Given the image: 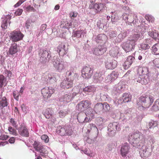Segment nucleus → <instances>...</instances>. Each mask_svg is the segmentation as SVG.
<instances>
[{"label":"nucleus","instance_id":"obj_1","mask_svg":"<svg viewBox=\"0 0 159 159\" xmlns=\"http://www.w3.org/2000/svg\"><path fill=\"white\" fill-rule=\"evenodd\" d=\"M154 101V97L151 95L141 96L137 101V104L139 107H142L143 109L148 108L151 106Z\"/></svg>","mask_w":159,"mask_h":159},{"label":"nucleus","instance_id":"obj_2","mask_svg":"<svg viewBox=\"0 0 159 159\" xmlns=\"http://www.w3.org/2000/svg\"><path fill=\"white\" fill-rule=\"evenodd\" d=\"M133 139V143L135 144V146L139 147L140 146L141 143L143 139V135L139 131L134 132L131 135Z\"/></svg>","mask_w":159,"mask_h":159},{"label":"nucleus","instance_id":"obj_3","mask_svg":"<svg viewBox=\"0 0 159 159\" xmlns=\"http://www.w3.org/2000/svg\"><path fill=\"white\" fill-rule=\"evenodd\" d=\"M120 129V125L116 122L110 123L108 126V134L110 136H114L116 131H119Z\"/></svg>","mask_w":159,"mask_h":159},{"label":"nucleus","instance_id":"obj_4","mask_svg":"<svg viewBox=\"0 0 159 159\" xmlns=\"http://www.w3.org/2000/svg\"><path fill=\"white\" fill-rule=\"evenodd\" d=\"M82 76L84 79H89L92 76L93 70L89 66H85L81 70Z\"/></svg>","mask_w":159,"mask_h":159},{"label":"nucleus","instance_id":"obj_5","mask_svg":"<svg viewBox=\"0 0 159 159\" xmlns=\"http://www.w3.org/2000/svg\"><path fill=\"white\" fill-rule=\"evenodd\" d=\"M24 35L20 31H14L10 34V39L14 42H17L22 39Z\"/></svg>","mask_w":159,"mask_h":159},{"label":"nucleus","instance_id":"obj_6","mask_svg":"<svg viewBox=\"0 0 159 159\" xmlns=\"http://www.w3.org/2000/svg\"><path fill=\"white\" fill-rule=\"evenodd\" d=\"M53 66L55 69L59 72H61L65 68L64 61L58 58L56 59L53 62Z\"/></svg>","mask_w":159,"mask_h":159},{"label":"nucleus","instance_id":"obj_7","mask_svg":"<svg viewBox=\"0 0 159 159\" xmlns=\"http://www.w3.org/2000/svg\"><path fill=\"white\" fill-rule=\"evenodd\" d=\"M135 45L134 42L129 40L123 43L122 47L125 52H128L134 49Z\"/></svg>","mask_w":159,"mask_h":159},{"label":"nucleus","instance_id":"obj_8","mask_svg":"<svg viewBox=\"0 0 159 159\" xmlns=\"http://www.w3.org/2000/svg\"><path fill=\"white\" fill-rule=\"evenodd\" d=\"M55 91V89L52 87H46L42 89L41 93L43 98L48 99L51 97L52 95L54 93Z\"/></svg>","mask_w":159,"mask_h":159},{"label":"nucleus","instance_id":"obj_9","mask_svg":"<svg viewBox=\"0 0 159 159\" xmlns=\"http://www.w3.org/2000/svg\"><path fill=\"white\" fill-rule=\"evenodd\" d=\"M91 103L88 100L80 102L76 106L79 110L83 111L91 107Z\"/></svg>","mask_w":159,"mask_h":159},{"label":"nucleus","instance_id":"obj_10","mask_svg":"<svg viewBox=\"0 0 159 159\" xmlns=\"http://www.w3.org/2000/svg\"><path fill=\"white\" fill-rule=\"evenodd\" d=\"M77 93H66L61 97L60 100L61 102L63 101L65 103H68L70 102L73 98L75 96Z\"/></svg>","mask_w":159,"mask_h":159},{"label":"nucleus","instance_id":"obj_11","mask_svg":"<svg viewBox=\"0 0 159 159\" xmlns=\"http://www.w3.org/2000/svg\"><path fill=\"white\" fill-rule=\"evenodd\" d=\"M43 114L47 119L51 118L49 121H51L52 123H54L56 122V118L53 116L52 111L51 108H48L45 109L43 112Z\"/></svg>","mask_w":159,"mask_h":159},{"label":"nucleus","instance_id":"obj_12","mask_svg":"<svg viewBox=\"0 0 159 159\" xmlns=\"http://www.w3.org/2000/svg\"><path fill=\"white\" fill-rule=\"evenodd\" d=\"M73 80H63L61 82L60 86L64 89H68L73 87Z\"/></svg>","mask_w":159,"mask_h":159},{"label":"nucleus","instance_id":"obj_13","mask_svg":"<svg viewBox=\"0 0 159 159\" xmlns=\"http://www.w3.org/2000/svg\"><path fill=\"white\" fill-rule=\"evenodd\" d=\"M66 75L67 77L66 79L68 80L70 79L74 80L78 77V74L74 72L73 68H71L68 70L66 72Z\"/></svg>","mask_w":159,"mask_h":159},{"label":"nucleus","instance_id":"obj_14","mask_svg":"<svg viewBox=\"0 0 159 159\" xmlns=\"http://www.w3.org/2000/svg\"><path fill=\"white\" fill-rule=\"evenodd\" d=\"M140 156L142 157L146 158L150 155V152L148 151V149L146 146H142L141 150Z\"/></svg>","mask_w":159,"mask_h":159},{"label":"nucleus","instance_id":"obj_15","mask_svg":"<svg viewBox=\"0 0 159 159\" xmlns=\"http://www.w3.org/2000/svg\"><path fill=\"white\" fill-rule=\"evenodd\" d=\"M129 144L125 143L122 146L120 149V154L123 157H125L128 153L130 149Z\"/></svg>","mask_w":159,"mask_h":159},{"label":"nucleus","instance_id":"obj_16","mask_svg":"<svg viewBox=\"0 0 159 159\" xmlns=\"http://www.w3.org/2000/svg\"><path fill=\"white\" fill-rule=\"evenodd\" d=\"M135 59L133 56H129L124 63L123 66L125 69H128L131 65Z\"/></svg>","mask_w":159,"mask_h":159},{"label":"nucleus","instance_id":"obj_17","mask_svg":"<svg viewBox=\"0 0 159 159\" xmlns=\"http://www.w3.org/2000/svg\"><path fill=\"white\" fill-rule=\"evenodd\" d=\"M65 45L63 43H61L55 48V50L59 53L60 56H63L67 53L65 49Z\"/></svg>","mask_w":159,"mask_h":159},{"label":"nucleus","instance_id":"obj_18","mask_svg":"<svg viewBox=\"0 0 159 159\" xmlns=\"http://www.w3.org/2000/svg\"><path fill=\"white\" fill-rule=\"evenodd\" d=\"M90 126L91 127L90 130H88V131L90 133L89 135L94 138L97 137L98 133V130L97 128L93 124H90Z\"/></svg>","mask_w":159,"mask_h":159},{"label":"nucleus","instance_id":"obj_19","mask_svg":"<svg viewBox=\"0 0 159 159\" xmlns=\"http://www.w3.org/2000/svg\"><path fill=\"white\" fill-rule=\"evenodd\" d=\"M106 51L105 48L101 46H98L94 49L93 53L95 55L98 56L103 54Z\"/></svg>","mask_w":159,"mask_h":159},{"label":"nucleus","instance_id":"obj_20","mask_svg":"<svg viewBox=\"0 0 159 159\" xmlns=\"http://www.w3.org/2000/svg\"><path fill=\"white\" fill-rule=\"evenodd\" d=\"M19 134L22 136L28 137L29 134L26 127L24 125H21L19 129Z\"/></svg>","mask_w":159,"mask_h":159},{"label":"nucleus","instance_id":"obj_21","mask_svg":"<svg viewBox=\"0 0 159 159\" xmlns=\"http://www.w3.org/2000/svg\"><path fill=\"white\" fill-rule=\"evenodd\" d=\"M117 64V61L115 60H109L106 62L105 66L107 69L112 70L116 67Z\"/></svg>","mask_w":159,"mask_h":159},{"label":"nucleus","instance_id":"obj_22","mask_svg":"<svg viewBox=\"0 0 159 159\" xmlns=\"http://www.w3.org/2000/svg\"><path fill=\"white\" fill-rule=\"evenodd\" d=\"M94 9L96 13H100L105 9L104 5L101 3H96L94 4Z\"/></svg>","mask_w":159,"mask_h":159},{"label":"nucleus","instance_id":"obj_23","mask_svg":"<svg viewBox=\"0 0 159 159\" xmlns=\"http://www.w3.org/2000/svg\"><path fill=\"white\" fill-rule=\"evenodd\" d=\"M18 52L17 46L16 43H14L11 44L8 53L9 54L13 55Z\"/></svg>","mask_w":159,"mask_h":159},{"label":"nucleus","instance_id":"obj_24","mask_svg":"<svg viewBox=\"0 0 159 159\" xmlns=\"http://www.w3.org/2000/svg\"><path fill=\"white\" fill-rule=\"evenodd\" d=\"M77 118L79 122L81 123L89 121L88 118L86 117L85 114L83 113L78 114Z\"/></svg>","mask_w":159,"mask_h":159},{"label":"nucleus","instance_id":"obj_25","mask_svg":"<svg viewBox=\"0 0 159 159\" xmlns=\"http://www.w3.org/2000/svg\"><path fill=\"white\" fill-rule=\"evenodd\" d=\"M9 104L7 100L5 97H0V109H3L7 107Z\"/></svg>","mask_w":159,"mask_h":159},{"label":"nucleus","instance_id":"obj_26","mask_svg":"<svg viewBox=\"0 0 159 159\" xmlns=\"http://www.w3.org/2000/svg\"><path fill=\"white\" fill-rule=\"evenodd\" d=\"M102 72H96L94 76V80L96 82H101L103 79V77H102Z\"/></svg>","mask_w":159,"mask_h":159},{"label":"nucleus","instance_id":"obj_27","mask_svg":"<svg viewBox=\"0 0 159 159\" xmlns=\"http://www.w3.org/2000/svg\"><path fill=\"white\" fill-rule=\"evenodd\" d=\"M138 72L140 75H147L149 73L148 68L146 67L139 68Z\"/></svg>","mask_w":159,"mask_h":159},{"label":"nucleus","instance_id":"obj_28","mask_svg":"<svg viewBox=\"0 0 159 159\" xmlns=\"http://www.w3.org/2000/svg\"><path fill=\"white\" fill-rule=\"evenodd\" d=\"M103 105L102 103H97L94 108V110L97 113H99L103 112Z\"/></svg>","mask_w":159,"mask_h":159},{"label":"nucleus","instance_id":"obj_29","mask_svg":"<svg viewBox=\"0 0 159 159\" xmlns=\"http://www.w3.org/2000/svg\"><path fill=\"white\" fill-rule=\"evenodd\" d=\"M96 88L93 85L88 86L83 89V91L85 93H93L95 91Z\"/></svg>","mask_w":159,"mask_h":159},{"label":"nucleus","instance_id":"obj_30","mask_svg":"<svg viewBox=\"0 0 159 159\" xmlns=\"http://www.w3.org/2000/svg\"><path fill=\"white\" fill-rule=\"evenodd\" d=\"M38 151L39 152L40 155L44 157H46L47 156L48 152L46 150V148L43 146L40 148Z\"/></svg>","mask_w":159,"mask_h":159},{"label":"nucleus","instance_id":"obj_31","mask_svg":"<svg viewBox=\"0 0 159 159\" xmlns=\"http://www.w3.org/2000/svg\"><path fill=\"white\" fill-rule=\"evenodd\" d=\"M118 52V48L117 47L112 48L109 51L110 55L113 57H116L117 55Z\"/></svg>","mask_w":159,"mask_h":159},{"label":"nucleus","instance_id":"obj_32","mask_svg":"<svg viewBox=\"0 0 159 159\" xmlns=\"http://www.w3.org/2000/svg\"><path fill=\"white\" fill-rule=\"evenodd\" d=\"M123 102H130L131 100V96L127 93H125L123 96Z\"/></svg>","mask_w":159,"mask_h":159},{"label":"nucleus","instance_id":"obj_33","mask_svg":"<svg viewBox=\"0 0 159 159\" xmlns=\"http://www.w3.org/2000/svg\"><path fill=\"white\" fill-rule=\"evenodd\" d=\"M65 130L66 132V135L70 136L73 133L72 127L70 125L65 126Z\"/></svg>","mask_w":159,"mask_h":159},{"label":"nucleus","instance_id":"obj_34","mask_svg":"<svg viewBox=\"0 0 159 159\" xmlns=\"http://www.w3.org/2000/svg\"><path fill=\"white\" fill-rule=\"evenodd\" d=\"M83 32V31L80 30H77L73 33V36L75 37H77L78 38H81Z\"/></svg>","mask_w":159,"mask_h":159},{"label":"nucleus","instance_id":"obj_35","mask_svg":"<svg viewBox=\"0 0 159 159\" xmlns=\"http://www.w3.org/2000/svg\"><path fill=\"white\" fill-rule=\"evenodd\" d=\"M152 52L156 55H159V43L153 45L152 47Z\"/></svg>","mask_w":159,"mask_h":159},{"label":"nucleus","instance_id":"obj_36","mask_svg":"<svg viewBox=\"0 0 159 159\" xmlns=\"http://www.w3.org/2000/svg\"><path fill=\"white\" fill-rule=\"evenodd\" d=\"M152 109L156 111L159 110V99H158L156 100L152 107Z\"/></svg>","mask_w":159,"mask_h":159},{"label":"nucleus","instance_id":"obj_37","mask_svg":"<svg viewBox=\"0 0 159 159\" xmlns=\"http://www.w3.org/2000/svg\"><path fill=\"white\" fill-rule=\"evenodd\" d=\"M33 146L35 150L38 151L41 147H42L43 145L40 142L35 141L34 142Z\"/></svg>","mask_w":159,"mask_h":159},{"label":"nucleus","instance_id":"obj_38","mask_svg":"<svg viewBox=\"0 0 159 159\" xmlns=\"http://www.w3.org/2000/svg\"><path fill=\"white\" fill-rule=\"evenodd\" d=\"M149 35L153 38L156 39L158 37V34L155 30H152L151 31H150L149 32Z\"/></svg>","mask_w":159,"mask_h":159},{"label":"nucleus","instance_id":"obj_39","mask_svg":"<svg viewBox=\"0 0 159 159\" xmlns=\"http://www.w3.org/2000/svg\"><path fill=\"white\" fill-rule=\"evenodd\" d=\"M158 124V121L156 120H151L148 123V127L149 128H152L155 127Z\"/></svg>","mask_w":159,"mask_h":159},{"label":"nucleus","instance_id":"obj_40","mask_svg":"<svg viewBox=\"0 0 159 159\" xmlns=\"http://www.w3.org/2000/svg\"><path fill=\"white\" fill-rule=\"evenodd\" d=\"M109 75L113 81L118 78L119 74L118 72L113 71Z\"/></svg>","mask_w":159,"mask_h":159},{"label":"nucleus","instance_id":"obj_41","mask_svg":"<svg viewBox=\"0 0 159 159\" xmlns=\"http://www.w3.org/2000/svg\"><path fill=\"white\" fill-rule=\"evenodd\" d=\"M103 112H106L109 111L110 110V107L109 105L107 102H104L102 104Z\"/></svg>","mask_w":159,"mask_h":159},{"label":"nucleus","instance_id":"obj_42","mask_svg":"<svg viewBox=\"0 0 159 159\" xmlns=\"http://www.w3.org/2000/svg\"><path fill=\"white\" fill-rule=\"evenodd\" d=\"M134 81H137L138 82L140 83L141 84L144 85H146L148 83L146 80H143V79H142L140 77H139L138 80L137 79H134Z\"/></svg>","mask_w":159,"mask_h":159},{"label":"nucleus","instance_id":"obj_43","mask_svg":"<svg viewBox=\"0 0 159 159\" xmlns=\"http://www.w3.org/2000/svg\"><path fill=\"white\" fill-rule=\"evenodd\" d=\"M57 133L61 136H66V132L65 130V126L57 130Z\"/></svg>","mask_w":159,"mask_h":159},{"label":"nucleus","instance_id":"obj_44","mask_svg":"<svg viewBox=\"0 0 159 159\" xmlns=\"http://www.w3.org/2000/svg\"><path fill=\"white\" fill-rule=\"evenodd\" d=\"M147 55L145 53L141 52L139 54L138 59L139 60L144 61L146 59Z\"/></svg>","mask_w":159,"mask_h":159},{"label":"nucleus","instance_id":"obj_45","mask_svg":"<svg viewBox=\"0 0 159 159\" xmlns=\"http://www.w3.org/2000/svg\"><path fill=\"white\" fill-rule=\"evenodd\" d=\"M140 37V34H134L131 37V39L129 40L130 41H133L135 43V42L136 41L139 39Z\"/></svg>","mask_w":159,"mask_h":159},{"label":"nucleus","instance_id":"obj_46","mask_svg":"<svg viewBox=\"0 0 159 159\" xmlns=\"http://www.w3.org/2000/svg\"><path fill=\"white\" fill-rule=\"evenodd\" d=\"M92 110V109H91V110L89 109V110H88L87 111H86V112L84 114L85 115H86L87 116L86 117H88V118L89 120L91 118H92V117L93 116V114L92 113L91 111Z\"/></svg>","mask_w":159,"mask_h":159},{"label":"nucleus","instance_id":"obj_47","mask_svg":"<svg viewBox=\"0 0 159 159\" xmlns=\"http://www.w3.org/2000/svg\"><path fill=\"white\" fill-rule=\"evenodd\" d=\"M97 38L98 40L102 41H105L107 38L106 36L104 34H99Z\"/></svg>","mask_w":159,"mask_h":159},{"label":"nucleus","instance_id":"obj_48","mask_svg":"<svg viewBox=\"0 0 159 159\" xmlns=\"http://www.w3.org/2000/svg\"><path fill=\"white\" fill-rule=\"evenodd\" d=\"M8 130L9 131L10 133L11 134H13L14 135H16V130L13 128L11 126H9L8 127Z\"/></svg>","mask_w":159,"mask_h":159},{"label":"nucleus","instance_id":"obj_49","mask_svg":"<svg viewBox=\"0 0 159 159\" xmlns=\"http://www.w3.org/2000/svg\"><path fill=\"white\" fill-rule=\"evenodd\" d=\"M154 66L157 68H159V58L155 59L153 61Z\"/></svg>","mask_w":159,"mask_h":159},{"label":"nucleus","instance_id":"obj_50","mask_svg":"<svg viewBox=\"0 0 159 159\" xmlns=\"http://www.w3.org/2000/svg\"><path fill=\"white\" fill-rule=\"evenodd\" d=\"M59 114L60 117L62 118L65 117L67 114V112L66 110H61L59 112Z\"/></svg>","mask_w":159,"mask_h":159},{"label":"nucleus","instance_id":"obj_51","mask_svg":"<svg viewBox=\"0 0 159 159\" xmlns=\"http://www.w3.org/2000/svg\"><path fill=\"white\" fill-rule=\"evenodd\" d=\"M41 139L45 143H47L49 141V139L48 136L45 134L43 135L41 137Z\"/></svg>","mask_w":159,"mask_h":159},{"label":"nucleus","instance_id":"obj_52","mask_svg":"<svg viewBox=\"0 0 159 159\" xmlns=\"http://www.w3.org/2000/svg\"><path fill=\"white\" fill-rule=\"evenodd\" d=\"M26 10L28 11L35 12L36 10L33 7L29 5L26 7Z\"/></svg>","mask_w":159,"mask_h":159},{"label":"nucleus","instance_id":"obj_53","mask_svg":"<svg viewBox=\"0 0 159 159\" xmlns=\"http://www.w3.org/2000/svg\"><path fill=\"white\" fill-rule=\"evenodd\" d=\"M145 19L149 22H152L154 21V18L149 15H146L145 16Z\"/></svg>","mask_w":159,"mask_h":159},{"label":"nucleus","instance_id":"obj_54","mask_svg":"<svg viewBox=\"0 0 159 159\" xmlns=\"http://www.w3.org/2000/svg\"><path fill=\"white\" fill-rule=\"evenodd\" d=\"M113 81L112 80L110 76L109 75L106 77L105 78V82L107 83H111V82H113Z\"/></svg>","mask_w":159,"mask_h":159},{"label":"nucleus","instance_id":"obj_55","mask_svg":"<svg viewBox=\"0 0 159 159\" xmlns=\"http://www.w3.org/2000/svg\"><path fill=\"white\" fill-rule=\"evenodd\" d=\"M129 15H128L126 13H124L122 15V19L125 20H127L128 22L131 23L132 21H130L129 20H128Z\"/></svg>","mask_w":159,"mask_h":159},{"label":"nucleus","instance_id":"obj_56","mask_svg":"<svg viewBox=\"0 0 159 159\" xmlns=\"http://www.w3.org/2000/svg\"><path fill=\"white\" fill-rule=\"evenodd\" d=\"M7 26V22L6 20H4L3 21L1 25V27L4 29H6Z\"/></svg>","mask_w":159,"mask_h":159},{"label":"nucleus","instance_id":"obj_57","mask_svg":"<svg viewBox=\"0 0 159 159\" xmlns=\"http://www.w3.org/2000/svg\"><path fill=\"white\" fill-rule=\"evenodd\" d=\"M10 122L13 126L15 127H16L17 126L16 122L14 119L12 118H11Z\"/></svg>","mask_w":159,"mask_h":159},{"label":"nucleus","instance_id":"obj_58","mask_svg":"<svg viewBox=\"0 0 159 159\" xmlns=\"http://www.w3.org/2000/svg\"><path fill=\"white\" fill-rule=\"evenodd\" d=\"M118 20V17L117 16H111V21L112 23L117 22Z\"/></svg>","mask_w":159,"mask_h":159},{"label":"nucleus","instance_id":"obj_59","mask_svg":"<svg viewBox=\"0 0 159 159\" xmlns=\"http://www.w3.org/2000/svg\"><path fill=\"white\" fill-rule=\"evenodd\" d=\"M13 95L14 98L17 100L19 99V93L17 91H15L13 92Z\"/></svg>","mask_w":159,"mask_h":159},{"label":"nucleus","instance_id":"obj_60","mask_svg":"<svg viewBox=\"0 0 159 159\" xmlns=\"http://www.w3.org/2000/svg\"><path fill=\"white\" fill-rule=\"evenodd\" d=\"M141 47L143 50H146L149 49L150 48V46L147 44L142 43L141 45Z\"/></svg>","mask_w":159,"mask_h":159},{"label":"nucleus","instance_id":"obj_61","mask_svg":"<svg viewBox=\"0 0 159 159\" xmlns=\"http://www.w3.org/2000/svg\"><path fill=\"white\" fill-rule=\"evenodd\" d=\"M23 11V10L22 9L19 8L15 12V14L16 16H20L22 14Z\"/></svg>","mask_w":159,"mask_h":159},{"label":"nucleus","instance_id":"obj_62","mask_svg":"<svg viewBox=\"0 0 159 159\" xmlns=\"http://www.w3.org/2000/svg\"><path fill=\"white\" fill-rule=\"evenodd\" d=\"M131 71H128L124 75V77H128V79L130 80L131 78V74L130 73Z\"/></svg>","mask_w":159,"mask_h":159},{"label":"nucleus","instance_id":"obj_63","mask_svg":"<svg viewBox=\"0 0 159 159\" xmlns=\"http://www.w3.org/2000/svg\"><path fill=\"white\" fill-rule=\"evenodd\" d=\"M4 80V78L3 75H0V87H2L3 84V81Z\"/></svg>","mask_w":159,"mask_h":159},{"label":"nucleus","instance_id":"obj_64","mask_svg":"<svg viewBox=\"0 0 159 159\" xmlns=\"http://www.w3.org/2000/svg\"><path fill=\"white\" fill-rule=\"evenodd\" d=\"M8 138L9 136L6 135L2 134L0 136V139L2 140H6Z\"/></svg>","mask_w":159,"mask_h":159}]
</instances>
